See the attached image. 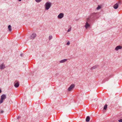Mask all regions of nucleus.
Instances as JSON below:
<instances>
[{
    "label": "nucleus",
    "instance_id": "1",
    "mask_svg": "<svg viewBox=\"0 0 122 122\" xmlns=\"http://www.w3.org/2000/svg\"><path fill=\"white\" fill-rule=\"evenodd\" d=\"M98 13H92L90 16L86 19L85 25L84 26L86 29L89 27L90 26V24H91L94 21L95 18L99 17Z\"/></svg>",
    "mask_w": 122,
    "mask_h": 122
},
{
    "label": "nucleus",
    "instance_id": "2",
    "mask_svg": "<svg viewBox=\"0 0 122 122\" xmlns=\"http://www.w3.org/2000/svg\"><path fill=\"white\" fill-rule=\"evenodd\" d=\"M51 3L49 2H46L45 5V9L47 10H48L51 7Z\"/></svg>",
    "mask_w": 122,
    "mask_h": 122
},
{
    "label": "nucleus",
    "instance_id": "3",
    "mask_svg": "<svg viewBox=\"0 0 122 122\" xmlns=\"http://www.w3.org/2000/svg\"><path fill=\"white\" fill-rule=\"evenodd\" d=\"M64 15L63 13H60L58 16L57 17L59 19L62 18L64 16Z\"/></svg>",
    "mask_w": 122,
    "mask_h": 122
},
{
    "label": "nucleus",
    "instance_id": "4",
    "mask_svg": "<svg viewBox=\"0 0 122 122\" xmlns=\"http://www.w3.org/2000/svg\"><path fill=\"white\" fill-rule=\"evenodd\" d=\"M75 85L74 84H71L68 88V91H70L72 90V89L74 87Z\"/></svg>",
    "mask_w": 122,
    "mask_h": 122
},
{
    "label": "nucleus",
    "instance_id": "5",
    "mask_svg": "<svg viewBox=\"0 0 122 122\" xmlns=\"http://www.w3.org/2000/svg\"><path fill=\"white\" fill-rule=\"evenodd\" d=\"M16 81H15L14 83V86L16 88L18 87L19 85V82L18 81L17 82H16Z\"/></svg>",
    "mask_w": 122,
    "mask_h": 122
},
{
    "label": "nucleus",
    "instance_id": "6",
    "mask_svg": "<svg viewBox=\"0 0 122 122\" xmlns=\"http://www.w3.org/2000/svg\"><path fill=\"white\" fill-rule=\"evenodd\" d=\"M5 67V66L4 63L0 65V69L1 70L4 69Z\"/></svg>",
    "mask_w": 122,
    "mask_h": 122
},
{
    "label": "nucleus",
    "instance_id": "7",
    "mask_svg": "<svg viewBox=\"0 0 122 122\" xmlns=\"http://www.w3.org/2000/svg\"><path fill=\"white\" fill-rule=\"evenodd\" d=\"M36 34L35 33L32 34L30 38L31 39H34L36 37Z\"/></svg>",
    "mask_w": 122,
    "mask_h": 122
},
{
    "label": "nucleus",
    "instance_id": "8",
    "mask_svg": "<svg viewBox=\"0 0 122 122\" xmlns=\"http://www.w3.org/2000/svg\"><path fill=\"white\" fill-rule=\"evenodd\" d=\"M122 48V47L121 46H118L116 47L115 50L116 51H117L118 50H119L121 49Z\"/></svg>",
    "mask_w": 122,
    "mask_h": 122
},
{
    "label": "nucleus",
    "instance_id": "9",
    "mask_svg": "<svg viewBox=\"0 0 122 122\" xmlns=\"http://www.w3.org/2000/svg\"><path fill=\"white\" fill-rule=\"evenodd\" d=\"M6 98V95L5 94H3L1 96L0 98L4 100Z\"/></svg>",
    "mask_w": 122,
    "mask_h": 122
},
{
    "label": "nucleus",
    "instance_id": "10",
    "mask_svg": "<svg viewBox=\"0 0 122 122\" xmlns=\"http://www.w3.org/2000/svg\"><path fill=\"white\" fill-rule=\"evenodd\" d=\"M67 61V59H65L61 60L59 61V62L60 63H62L65 62Z\"/></svg>",
    "mask_w": 122,
    "mask_h": 122
},
{
    "label": "nucleus",
    "instance_id": "11",
    "mask_svg": "<svg viewBox=\"0 0 122 122\" xmlns=\"http://www.w3.org/2000/svg\"><path fill=\"white\" fill-rule=\"evenodd\" d=\"M118 4L117 3L114 5V8L115 9H116L118 8Z\"/></svg>",
    "mask_w": 122,
    "mask_h": 122
},
{
    "label": "nucleus",
    "instance_id": "12",
    "mask_svg": "<svg viewBox=\"0 0 122 122\" xmlns=\"http://www.w3.org/2000/svg\"><path fill=\"white\" fill-rule=\"evenodd\" d=\"M90 117L89 116H87L86 119V121L87 122H89L90 121Z\"/></svg>",
    "mask_w": 122,
    "mask_h": 122
},
{
    "label": "nucleus",
    "instance_id": "13",
    "mask_svg": "<svg viewBox=\"0 0 122 122\" xmlns=\"http://www.w3.org/2000/svg\"><path fill=\"white\" fill-rule=\"evenodd\" d=\"M98 66V65H95L93 66L91 68V70H93L96 68Z\"/></svg>",
    "mask_w": 122,
    "mask_h": 122
},
{
    "label": "nucleus",
    "instance_id": "14",
    "mask_svg": "<svg viewBox=\"0 0 122 122\" xmlns=\"http://www.w3.org/2000/svg\"><path fill=\"white\" fill-rule=\"evenodd\" d=\"M109 79L108 77H106L105 79H104L102 81L103 83H104L106 81H107Z\"/></svg>",
    "mask_w": 122,
    "mask_h": 122
},
{
    "label": "nucleus",
    "instance_id": "15",
    "mask_svg": "<svg viewBox=\"0 0 122 122\" xmlns=\"http://www.w3.org/2000/svg\"><path fill=\"white\" fill-rule=\"evenodd\" d=\"M8 28L9 29V30L10 31H11V27L10 25H9L8 26Z\"/></svg>",
    "mask_w": 122,
    "mask_h": 122
},
{
    "label": "nucleus",
    "instance_id": "16",
    "mask_svg": "<svg viewBox=\"0 0 122 122\" xmlns=\"http://www.w3.org/2000/svg\"><path fill=\"white\" fill-rule=\"evenodd\" d=\"M107 105L105 104L104 107L103 109L104 110H106L107 109Z\"/></svg>",
    "mask_w": 122,
    "mask_h": 122
},
{
    "label": "nucleus",
    "instance_id": "17",
    "mask_svg": "<svg viewBox=\"0 0 122 122\" xmlns=\"http://www.w3.org/2000/svg\"><path fill=\"white\" fill-rule=\"evenodd\" d=\"M101 6L99 5H98V7L96 9L97 10H98L101 9Z\"/></svg>",
    "mask_w": 122,
    "mask_h": 122
},
{
    "label": "nucleus",
    "instance_id": "18",
    "mask_svg": "<svg viewBox=\"0 0 122 122\" xmlns=\"http://www.w3.org/2000/svg\"><path fill=\"white\" fill-rule=\"evenodd\" d=\"M52 38V37L51 35H50L49 36V40H51Z\"/></svg>",
    "mask_w": 122,
    "mask_h": 122
},
{
    "label": "nucleus",
    "instance_id": "19",
    "mask_svg": "<svg viewBox=\"0 0 122 122\" xmlns=\"http://www.w3.org/2000/svg\"><path fill=\"white\" fill-rule=\"evenodd\" d=\"M4 100L0 98V104L2 103L3 102Z\"/></svg>",
    "mask_w": 122,
    "mask_h": 122
},
{
    "label": "nucleus",
    "instance_id": "20",
    "mask_svg": "<svg viewBox=\"0 0 122 122\" xmlns=\"http://www.w3.org/2000/svg\"><path fill=\"white\" fill-rule=\"evenodd\" d=\"M42 0H35L37 2H41Z\"/></svg>",
    "mask_w": 122,
    "mask_h": 122
},
{
    "label": "nucleus",
    "instance_id": "21",
    "mask_svg": "<svg viewBox=\"0 0 122 122\" xmlns=\"http://www.w3.org/2000/svg\"><path fill=\"white\" fill-rule=\"evenodd\" d=\"M71 28H69V29L67 30V32H69L71 30Z\"/></svg>",
    "mask_w": 122,
    "mask_h": 122
},
{
    "label": "nucleus",
    "instance_id": "22",
    "mask_svg": "<svg viewBox=\"0 0 122 122\" xmlns=\"http://www.w3.org/2000/svg\"><path fill=\"white\" fill-rule=\"evenodd\" d=\"M118 121L119 122H122V119L119 120H118Z\"/></svg>",
    "mask_w": 122,
    "mask_h": 122
},
{
    "label": "nucleus",
    "instance_id": "23",
    "mask_svg": "<svg viewBox=\"0 0 122 122\" xmlns=\"http://www.w3.org/2000/svg\"><path fill=\"white\" fill-rule=\"evenodd\" d=\"M4 112V111L3 110H1V111L0 112V113H3Z\"/></svg>",
    "mask_w": 122,
    "mask_h": 122
},
{
    "label": "nucleus",
    "instance_id": "24",
    "mask_svg": "<svg viewBox=\"0 0 122 122\" xmlns=\"http://www.w3.org/2000/svg\"><path fill=\"white\" fill-rule=\"evenodd\" d=\"M70 44V42L69 41H68L67 42V43H66V45H69Z\"/></svg>",
    "mask_w": 122,
    "mask_h": 122
},
{
    "label": "nucleus",
    "instance_id": "25",
    "mask_svg": "<svg viewBox=\"0 0 122 122\" xmlns=\"http://www.w3.org/2000/svg\"><path fill=\"white\" fill-rule=\"evenodd\" d=\"M20 118V117H19V116L18 117H17V119H19Z\"/></svg>",
    "mask_w": 122,
    "mask_h": 122
},
{
    "label": "nucleus",
    "instance_id": "26",
    "mask_svg": "<svg viewBox=\"0 0 122 122\" xmlns=\"http://www.w3.org/2000/svg\"><path fill=\"white\" fill-rule=\"evenodd\" d=\"M23 54H20V56H23Z\"/></svg>",
    "mask_w": 122,
    "mask_h": 122
},
{
    "label": "nucleus",
    "instance_id": "27",
    "mask_svg": "<svg viewBox=\"0 0 122 122\" xmlns=\"http://www.w3.org/2000/svg\"><path fill=\"white\" fill-rule=\"evenodd\" d=\"M2 92V91L0 89V93H1Z\"/></svg>",
    "mask_w": 122,
    "mask_h": 122
},
{
    "label": "nucleus",
    "instance_id": "28",
    "mask_svg": "<svg viewBox=\"0 0 122 122\" xmlns=\"http://www.w3.org/2000/svg\"><path fill=\"white\" fill-rule=\"evenodd\" d=\"M18 0L19 1H20L21 0Z\"/></svg>",
    "mask_w": 122,
    "mask_h": 122
},
{
    "label": "nucleus",
    "instance_id": "29",
    "mask_svg": "<svg viewBox=\"0 0 122 122\" xmlns=\"http://www.w3.org/2000/svg\"><path fill=\"white\" fill-rule=\"evenodd\" d=\"M111 76H112V75L110 76V77H111Z\"/></svg>",
    "mask_w": 122,
    "mask_h": 122
}]
</instances>
